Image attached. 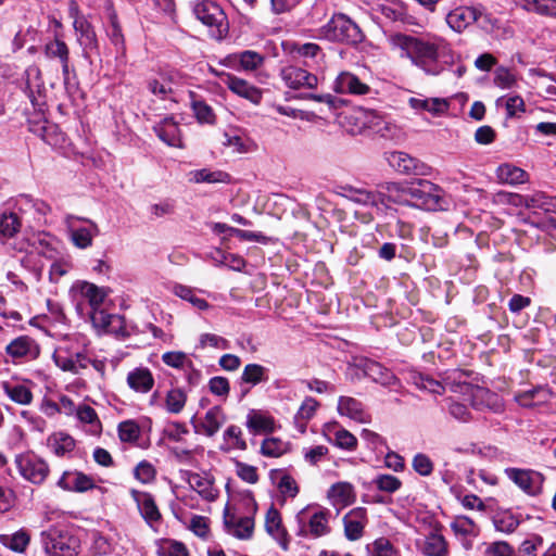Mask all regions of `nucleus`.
<instances>
[{
    "label": "nucleus",
    "instance_id": "nucleus-19",
    "mask_svg": "<svg viewBox=\"0 0 556 556\" xmlns=\"http://www.w3.org/2000/svg\"><path fill=\"white\" fill-rule=\"evenodd\" d=\"M481 16V10L475 7H458L452 10L446 15V23L448 26L457 31L462 33L469 25L479 21Z\"/></svg>",
    "mask_w": 556,
    "mask_h": 556
},
{
    "label": "nucleus",
    "instance_id": "nucleus-1",
    "mask_svg": "<svg viewBox=\"0 0 556 556\" xmlns=\"http://www.w3.org/2000/svg\"><path fill=\"white\" fill-rule=\"evenodd\" d=\"M396 43L412 63L427 75L438 76L455 62V53L450 42L435 35H399Z\"/></svg>",
    "mask_w": 556,
    "mask_h": 556
},
{
    "label": "nucleus",
    "instance_id": "nucleus-39",
    "mask_svg": "<svg viewBox=\"0 0 556 556\" xmlns=\"http://www.w3.org/2000/svg\"><path fill=\"white\" fill-rule=\"evenodd\" d=\"M189 180L195 184H227L230 181L229 174L222 170H210L207 168L191 170L189 173Z\"/></svg>",
    "mask_w": 556,
    "mask_h": 556
},
{
    "label": "nucleus",
    "instance_id": "nucleus-43",
    "mask_svg": "<svg viewBox=\"0 0 556 556\" xmlns=\"http://www.w3.org/2000/svg\"><path fill=\"white\" fill-rule=\"evenodd\" d=\"M409 105L415 110L427 111L432 114H440L447 108V103L439 98L422 99V98H410Z\"/></svg>",
    "mask_w": 556,
    "mask_h": 556
},
{
    "label": "nucleus",
    "instance_id": "nucleus-28",
    "mask_svg": "<svg viewBox=\"0 0 556 556\" xmlns=\"http://www.w3.org/2000/svg\"><path fill=\"white\" fill-rule=\"evenodd\" d=\"M387 161L395 170L402 174H417L420 162L405 152L393 151L387 155Z\"/></svg>",
    "mask_w": 556,
    "mask_h": 556
},
{
    "label": "nucleus",
    "instance_id": "nucleus-57",
    "mask_svg": "<svg viewBox=\"0 0 556 556\" xmlns=\"http://www.w3.org/2000/svg\"><path fill=\"white\" fill-rule=\"evenodd\" d=\"M378 11L390 22H404L406 17L405 8L400 3L381 4L379 5Z\"/></svg>",
    "mask_w": 556,
    "mask_h": 556
},
{
    "label": "nucleus",
    "instance_id": "nucleus-12",
    "mask_svg": "<svg viewBox=\"0 0 556 556\" xmlns=\"http://www.w3.org/2000/svg\"><path fill=\"white\" fill-rule=\"evenodd\" d=\"M506 476L528 495L535 496L542 492L544 476L532 469L506 468Z\"/></svg>",
    "mask_w": 556,
    "mask_h": 556
},
{
    "label": "nucleus",
    "instance_id": "nucleus-10",
    "mask_svg": "<svg viewBox=\"0 0 556 556\" xmlns=\"http://www.w3.org/2000/svg\"><path fill=\"white\" fill-rule=\"evenodd\" d=\"M20 475L33 484H41L49 476L48 463L34 453H23L15 457Z\"/></svg>",
    "mask_w": 556,
    "mask_h": 556
},
{
    "label": "nucleus",
    "instance_id": "nucleus-4",
    "mask_svg": "<svg viewBox=\"0 0 556 556\" xmlns=\"http://www.w3.org/2000/svg\"><path fill=\"white\" fill-rule=\"evenodd\" d=\"M319 37L331 42L356 46L364 40L358 25L343 13H336L319 28Z\"/></svg>",
    "mask_w": 556,
    "mask_h": 556
},
{
    "label": "nucleus",
    "instance_id": "nucleus-60",
    "mask_svg": "<svg viewBox=\"0 0 556 556\" xmlns=\"http://www.w3.org/2000/svg\"><path fill=\"white\" fill-rule=\"evenodd\" d=\"M447 412L451 417L460 422H469L472 418L470 410L465 404L452 399L447 400Z\"/></svg>",
    "mask_w": 556,
    "mask_h": 556
},
{
    "label": "nucleus",
    "instance_id": "nucleus-41",
    "mask_svg": "<svg viewBox=\"0 0 556 556\" xmlns=\"http://www.w3.org/2000/svg\"><path fill=\"white\" fill-rule=\"evenodd\" d=\"M496 176L501 182L516 185L527 180V173L520 167L503 164L496 169Z\"/></svg>",
    "mask_w": 556,
    "mask_h": 556
},
{
    "label": "nucleus",
    "instance_id": "nucleus-34",
    "mask_svg": "<svg viewBox=\"0 0 556 556\" xmlns=\"http://www.w3.org/2000/svg\"><path fill=\"white\" fill-rule=\"evenodd\" d=\"M420 549L426 556H448L447 542L443 535L435 532L425 538Z\"/></svg>",
    "mask_w": 556,
    "mask_h": 556
},
{
    "label": "nucleus",
    "instance_id": "nucleus-30",
    "mask_svg": "<svg viewBox=\"0 0 556 556\" xmlns=\"http://www.w3.org/2000/svg\"><path fill=\"white\" fill-rule=\"evenodd\" d=\"M156 136L170 147H181L180 130L177 123L169 117L154 126Z\"/></svg>",
    "mask_w": 556,
    "mask_h": 556
},
{
    "label": "nucleus",
    "instance_id": "nucleus-9",
    "mask_svg": "<svg viewBox=\"0 0 556 556\" xmlns=\"http://www.w3.org/2000/svg\"><path fill=\"white\" fill-rule=\"evenodd\" d=\"M64 223L72 243L81 250L90 248L93 238L100 233L98 225L89 218L68 214L65 216Z\"/></svg>",
    "mask_w": 556,
    "mask_h": 556
},
{
    "label": "nucleus",
    "instance_id": "nucleus-44",
    "mask_svg": "<svg viewBox=\"0 0 556 556\" xmlns=\"http://www.w3.org/2000/svg\"><path fill=\"white\" fill-rule=\"evenodd\" d=\"M156 554L159 556H189L186 545L172 539L161 540L157 543Z\"/></svg>",
    "mask_w": 556,
    "mask_h": 556
},
{
    "label": "nucleus",
    "instance_id": "nucleus-52",
    "mask_svg": "<svg viewBox=\"0 0 556 556\" xmlns=\"http://www.w3.org/2000/svg\"><path fill=\"white\" fill-rule=\"evenodd\" d=\"M111 42L117 48L122 55L125 54V39L119 26L117 15L113 12L110 14V28L108 31Z\"/></svg>",
    "mask_w": 556,
    "mask_h": 556
},
{
    "label": "nucleus",
    "instance_id": "nucleus-16",
    "mask_svg": "<svg viewBox=\"0 0 556 556\" xmlns=\"http://www.w3.org/2000/svg\"><path fill=\"white\" fill-rule=\"evenodd\" d=\"M73 27L78 34V41L83 47L84 58L90 59L92 54L99 55V42L93 26L87 18L73 22Z\"/></svg>",
    "mask_w": 556,
    "mask_h": 556
},
{
    "label": "nucleus",
    "instance_id": "nucleus-32",
    "mask_svg": "<svg viewBox=\"0 0 556 556\" xmlns=\"http://www.w3.org/2000/svg\"><path fill=\"white\" fill-rule=\"evenodd\" d=\"M328 497L333 506L345 507L355 501L354 488L349 482L334 483L328 491Z\"/></svg>",
    "mask_w": 556,
    "mask_h": 556
},
{
    "label": "nucleus",
    "instance_id": "nucleus-14",
    "mask_svg": "<svg viewBox=\"0 0 556 556\" xmlns=\"http://www.w3.org/2000/svg\"><path fill=\"white\" fill-rule=\"evenodd\" d=\"M7 354L14 363L35 359L39 356L40 349L36 341L28 336H20L5 346Z\"/></svg>",
    "mask_w": 556,
    "mask_h": 556
},
{
    "label": "nucleus",
    "instance_id": "nucleus-5",
    "mask_svg": "<svg viewBox=\"0 0 556 556\" xmlns=\"http://www.w3.org/2000/svg\"><path fill=\"white\" fill-rule=\"evenodd\" d=\"M40 542L48 556H77L80 542L67 529L51 527L40 534Z\"/></svg>",
    "mask_w": 556,
    "mask_h": 556
},
{
    "label": "nucleus",
    "instance_id": "nucleus-6",
    "mask_svg": "<svg viewBox=\"0 0 556 556\" xmlns=\"http://www.w3.org/2000/svg\"><path fill=\"white\" fill-rule=\"evenodd\" d=\"M242 503L247 509V516L238 517L231 513L227 505L224 510V525L227 531L240 540H249L254 531V515L257 511V503L252 492L242 495Z\"/></svg>",
    "mask_w": 556,
    "mask_h": 556
},
{
    "label": "nucleus",
    "instance_id": "nucleus-51",
    "mask_svg": "<svg viewBox=\"0 0 556 556\" xmlns=\"http://www.w3.org/2000/svg\"><path fill=\"white\" fill-rule=\"evenodd\" d=\"M519 523L518 517L509 511L497 514L493 518L495 529L507 534L513 533L518 528Z\"/></svg>",
    "mask_w": 556,
    "mask_h": 556
},
{
    "label": "nucleus",
    "instance_id": "nucleus-24",
    "mask_svg": "<svg viewBox=\"0 0 556 556\" xmlns=\"http://www.w3.org/2000/svg\"><path fill=\"white\" fill-rule=\"evenodd\" d=\"M187 482L202 498L213 502L218 496L217 489L214 488L213 480L198 472H188Z\"/></svg>",
    "mask_w": 556,
    "mask_h": 556
},
{
    "label": "nucleus",
    "instance_id": "nucleus-17",
    "mask_svg": "<svg viewBox=\"0 0 556 556\" xmlns=\"http://www.w3.org/2000/svg\"><path fill=\"white\" fill-rule=\"evenodd\" d=\"M368 523L367 510L363 507L351 509L343 517L344 535L350 541H357L364 534V529Z\"/></svg>",
    "mask_w": 556,
    "mask_h": 556
},
{
    "label": "nucleus",
    "instance_id": "nucleus-63",
    "mask_svg": "<svg viewBox=\"0 0 556 556\" xmlns=\"http://www.w3.org/2000/svg\"><path fill=\"white\" fill-rule=\"evenodd\" d=\"M412 465L414 470L424 477L430 476L433 471L432 460L424 453L416 454L413 458Z\"/></svg>",
    "mask_w": 556,
    "mask_h": 556
},
{
    "label": "nucleus",
    "instance_id": "nucleus-2",
    "mask_svg": "<svg viewBox=\"0 0 556 556\" xmlns=\"http://www.w3.org/2000/svg\"><path fill=\"white\" fill-rule=\"evenodd\" d=\"M463 375V371L455 370L452 375L444 377L442 381L426 375H418L414 377V383L417 388L427 390L433 394H442L448 389L452 392L470 395L471 406L477 409L496 404L497 396L495 393L488 389L462 381L460 378Z\"/></svg>",
    "mask_w": 556,
    "mask_h": 556
},
{
    "label": "nucleus",
    "instance_id": "nucleus-11",
    "mask_svg": "<svg viewBox=\"0 0 556 556\" xmlns=\"http://www.w3.org/2000/svg\"><path fill=\"white\" fill-rule=\"evenodd\" d=\"M129 494L136 503L140 516L146 523L152 529L157 530L162 521V514L155 503L153 495L146 491L131 489Z\"/></svg>",
    "mask_w": 556,
    "mask_h": 556
},
{
    "label": "nucleus",
    "instance_id": "nucleus-59",
    "mask_svg": "<svg viewBox=\"0 0 556 556\" xmlns=\"http://www.w3.org/2000/svg\"><path fill=\"white\" fill-rule=\"evenodd\" d=\"M452 530L460 535H476L477 527L473 520L467 516H457L451 523Z\"/></svg>",
    "mask_w": 556,
    "mask_h": 556
},
{
    "label": "nucleus",
    "instance_id": "nucleus-56",
    "mask_svg": "<svg viewBox=\"0 0 556 556\" xmlns=\"http://www.w3.org/2000/svg\"><path fill=\"white\" fill-rule=\"evenodd\" d=\"M134 476L143 484H150L156 479V469L148 460H141L134 469Z\"/></svg>",
    "mask_w": 556,
    "mask_h": 556
},
{
    "label": "nucleus",
    "instance_id": "nucleus-58",
    "mask_svg": "<svg viewBox=\"0 0 556 556\" xmlns=\"http://www.w3.org/2000/svg\"><path fill=\"white\" fill-rule=\"evenodd\" d=\"M176 201L173 199H164L149 206V212L153 218H161L175 214Z\"/></svg>",
    "mask_w": 556,
    "mask_h": 556
},
{
    "label": "nucleus",
    "instance_id": "nucleus-29",
    "mask_svg": "<svg viewBox=\"0 0 556 556\" xmlns=\"http://www.w3.org/2000/svg\"><path fill=\"white\" fill-rule=\"evenodd\" d=\"M226 421V416L219 406H213L210 408L203 420L200 422L199 426H195L197 431H201L207 437H213L215 433L218 432L220 427Z\"/></svg>",
    "mask_w": 556,
    "mask_h": 556
},
{
    "label": "nucleus",
    "instance_id": "nucleus-8",
    "mask_svg": "<svg viewBox=\"0 0 556 556\" xmlns=\"http://www.w3.org/2000/svg\"><path fill=\"white\" fill-rule=\"evenodd\" d=\"M193 13L210 28L212 37L222 39L228 31L227 16L219 4L212 0H198Z\"/></svg>",
    "mask_w": 556,
    "mask_h": 556
},
{
    "label": "nucleus",
    "instance_id": "nucleus-48",
    "mask_svg": "<svg viewBox=\"0 0 556 556\" xmlns=\"http://www.w3.org/2000/svg\"><path fill=\"white\" fill-rule=\"evenodd\" d=\"M191 109L197 121L201 124H214L215 123V114L213 109L204 101L197 99L193 93H191Z\"/></svg>",
    "mask_w": 556,
    "mask_h": 556
},
{
    "label": "nucleus",
    "instance_id": "nucleus-37",
    "mask_svg": "<svg viewBox=\"0 0 556 556\" xmlns=\"http://www.w3.org/2000/svg\"><path fill=\"white\" fill-rule=\"evenodd\" d=\"M247 427L252 433L273 432L275 420L267 414L250 412L247 417Z\"/></svg>",
    "mask_w": 556,
    "mask_h": 556
},
{
    "label": "nucleus",
    "instance_id": "nucleus-47",
    "mask_svg": "<svg viewBox=\"0 0 556 556\" xmlns=\"http://www.w3.org/2000/svg\"><path fill=\"white\" fill-rule=\"evenodd\" d=\"M187 402V394L180 388L170 389L165 396V407L170 414H179Z\"/></svg>",
    "mask_w": 556,
    "mask_h": 556
},
{
    "label": "nucleus",
    "instance_id": "nucleus-50",
    "mask_svg": "<svg viewBox=\"0 0 556 556\" xmlns=\"http://www.w3.org/2000/svg\"><path fill=\"white\" fill-rule=\"evenodd\" d=\"M319 403L314 397L311 396L305 397V400L301 404L295 415V420L301 426L302 431H304L306 422L315 415Z\"/></svg>",
    "mask_w": 556,
    "mask_h": 556
},
{
    "label": "nucleus",
    "instance_id": "nucleus-31",
    "mask_svg": "<svg viewBox=\"0 0 556 556\" xmlns=\"http://www.w3.org/2000/svg\"><path fill=\"white\" fill-rule=\"evenodd\" d=\"M47 445L54 455L63 457L74 451L76 441L70 434L60 431L49 435Z\"/></svg>",
    "mask_w": 556,
    "mask_h": 556
},
{
    "label": "nucleus",
    "instance_id": "nucleus-13",
    "mask_svg": "<svg viewBox=\"0 0 556 556\" xmlns=\"http://www.w3.org/2000/svg\"><path fill=\"white\" fill-rule=\"evenodd\" d=\"M355 367L362 370L364 376L383 387L392 388L399 384L396 376L389 368L374 359L361 358L355 363Z\"/></svg>",
    "mask_w": 556,
    "mask_h": 556
},
{
    "label": "nucleus",
    "instance_id": "nucleus-35",
    "mask_svg": "<svg viewBox=\"0 0 556 556\" xmlns=\"http://www.w3.org/2000/svg\"><path fill=\"white\" fill-rule=\"evenodd\" d=\"M22 222L16 213L0 214V241L7 242L14 238L21 230Z\"/></svg>",
    "mask_w": 556,
    "mask_h": 556
},
{
    "label": "nucleus",
    "instance_id": "nucleus-42",
    "mask_svg": "<svg viewBox=\"0 0 556 556\" xmlns=\"http://www.w3.org/2000/svg\"><path fill=\"white\" fill-rule=\"evenodd\" d=\"M80 293L88 301L91 311L102 309L101 305L106 296L103 289L85 281L80 285Z\"/></svg>",
    "mask_w": 556,
    "mask_h": 556
},
{
    "label": "nucleus",
    "instance_id": "nucleus-18",
    "mask_svg": "<svg viewBox=\"0 0 556 556\" xmlns=\"http://www.w3.org/2000/svg\"><path fill=\"white\" fill-rule=\"evenodd\" d=\"M332 89L337 93L364 96L369 93L370 87L350 72H341L333 81Z\"/></svg>",
    "mask_w": 556,
    "mask_h": 556
},
{
    "label": "nucleus",
    "instance_id": "nucleus-64",
    "mask_svg": "<svg viewBox=\"0 0 556 556\" xmlns=\"http://www.w3.org/2000/svg\"><path fill=\"white\" fill-rule=\"evenodd\" d=\"M485 556H515V549L506 541H496L488 545Z\"/></svg>",
    "mask_w": 556,
    "mask_h": 556
},
{
    "label": "nucleus",
    "instance_id": "nucleus-38",
    "mask_svg": "<svg viewBox=\"0 0 556 556\" xmlns=\"http://www.w3.org/2000/svg\"><path fill=\"white\" fill-rule=\"evenodd\" d=\"M515 2L528 12L556 17V0H515Z\"/></svg>",
    "mask_w": 556,
    "mask_h": 556
},
{
    "label": "nucleus",
    "instance_id": "nucleus-49",
    "mask_svg": "<svg viewBox=\"0 0 556 556\" xmlns=\"http://www.w3.org/2000/svg\"><path fill=\"white\" fill-rule=\"evenodd\" d=\"M117 432L119 440L126 443H136L141 434L139 425L131 419L119 422Z\"/></svg>",
    "mask_w": 556,
    "mask_h": 556
},
{
    "label": "nucleus",
    "instance_id": "nucleus-27",
    "mask_svg": "<svg viewBox=\"0 0 556 556\" xmlns=\"http://www.w3.org/2000/svg\"><path fill=\"white\" fill-rule=\"evenodd\" d=\"M338 412L342 416H346L358 422H368L369 414L364 409L363 404L354 397L340 396L338 402Z\"/></svg>",
    "mask_w": 556,
    "mask_h": 556
},
{
    "label": "nucleus",
    "instance_id": "nucleus-54",
    "mask_svg": "<svg viewBox=\"0 0 556 556\" xmlns=\"http://www.w3.org/2000/svg\"><path fill=\"white\" fill-rule=\"evenodd\" d=\"M288 450V444L278 438H267L262 442L261 453L267 457H279Z\"/></svg>",
    "mask_w": 556,
    "mask_h": 556
},
{
    "label": "nucleus",
    "instance_id": "nucleus-25",
    "mask_svg": "<svg viewBox=\"0 0 556 556\" xmlns=\"http://www.w3.org/2000/svg\"><path fill=\"white\" fill-rule=\"evenodd\" d=\"M178 76L175 72H162L159 77L147 80L148 90L161 100H166L173 93V83Z\"/></svg>",
    "mask_w": 556,
    "mask_h": 556
},
{
    "label": "nucleus",
    "instance_id": "nucleus-26",
    "mask_svg": "<svg viewBox=\"0 0 556 556\" xmlns=\"http://www.w3.org/2000/svg\"><path fill=\"white\" fill-rule=\"evenodd\" d=\"M128 387L138 393H148L154 386V377L147 367H137L127 375Z\"/></svg>",
    "mask_w": 556,
    "mask_h": 556
},
{
    "label": "nucleus",
    "instance_id": "nucleus-23",
    "mask_svg": "<svg viewBox=\"0 0 556 556\" xmlns=\"http://www.w3.org/2000/svg\"><path fill=\"white\" fill-rule=\"evenodd\" d=\"M224 83L228 89L237 96L249 100L253 104H260L262 100V91L257 87L230 74L226 76Z\"/></svg>",
    "mask_w": 556,
    "mask_h": 556
},
{
    "label": "nucleus",
    "instance_id": "nucleus-40",
    "mask_svg": "<svg viewBox=\"0 0 556 556\" xmlns=\"http://www.w3.org/2000/svg\"><path fill=\"white\" fill-rule=\"evenodd\" d=\"M0 542L13 552L24 553L29 545L30 535L26 530L21 529L13 534H1Z\"/></svg>",
    "mask_w": 556,
    "mask_h": 556
},
{
    "label": "nucleus",
    "instance_id": "nucleus-45",
    "mask_svg": "<svg viewBox=\"0 0 556 556\" xmlns=\"http://www.w3.org/2000/svg\"><path fill=\"white\" fill-rule=\"evenodd\" d=\"M135 331L136 328L131 325H128L124 316L113 314L106 333L113 334L119 339H126L129 338Z\"/></svg>",
    "mask_w": 556,
    "mask_h": 556
},
{
    "label": "nucleus",
    "instance_id": "nucleus-62",
    "mask_svg": "<svg viewBox=\"0 0 556 556\" xmlns=\"http://www.w3.org/2000/svg\"><path fill=\"white\" fill-rule=\"evenodd\" d=\"M162 361L167 366L181 370L191 362L184 352H166L162 355Z\"/></svg>",
    "mask_w": 556,
    "mask_h": 556
},
{
    "label": "nucleus",
    "instance_id": "nucleus-20",
    "mask_svg": "<svg viewBox=\"0 0 556 556\" xmlns=\"http://www.w3.org/2000/svg\"><path fill=\"white\" fill-rule=\"evenodd\" d=\"M266 532L280 545L283 551L289 548V535L282 526L280 513L273 505L268 508L265 516Z\"/></svg>",
    "mask_w": 556,
    "mask_h": 556
},
{
    "label": "nucleus",
    "instance_id": "nucleus-21",
    "mask_svg": "<svg viewBox=\"0 0 556 556\" xmlns=\"http://www.w3.org/2000/svg\"><path fill=\"white\" fill-rule=\"evenodd\" d=\"M511 202L516 205L522 204L528 208H538L546 213L556 214V197L547 195L544 192H535L527 195L515 194Z\"/></svg>",
    "mask_w": 556,
    "mask_h": 556
},
{
    "label": "nucleus",
    "instance_id": "nucleus-15",
    "mask_svg": "<svg viewBox=\"0 0 556 556\" xmlns=\"http://www.w3.org/2000/svg\"><path fill=\"white\" fill-rule=\"evenodd\" d=\"M280 76L285 84L292 89H313L316 88L318 84V78L316 75L294 65L283 67L281 70Z\"/></svg>",
    "mask_w": 556,
    "mask_h": 556
},
{
    "label": "nucleus",
    "instance_id": "nucleus-33",
    "mask_svg": "<svg viewBox=\"0 0 556 556\" xmlns=\"http://www.w3.org/2000/svg\"><path fill=\"white\" fill-rule=\"evenodd\" d=\"M0 387L4 394L13 402L21 405H28L33 401L31 391L24 384L2 381Z\"/></svg>",
    "mask_w": 556,
    "mask_h": 556
},
{
    "label": "nucleus",
    "instance_id": "nucleus-3",
    "mask_svg": "<svg viewBox=\"0 0 556 556\" xmlns=\"http://www.w3.org/2000/svg\"><path fill=\"white\" fill-rule=\"evenodd\" d=\"M388 191V198L394 202L409 203L429 211L442 210L445 205L443 189L427 179H416L403 186L392 184Z\"/></svg>",
    "mask_w": 556,
    "mask_h": 556
},
{
    "label": "nucleus",
    "instance_id": "nucleus-46",
    "mask_svg": "<svg viewBox=\"0 0 556 556\" xmlns=\"http://www.w3.org/2000/svg\"><path fill=\"white\" fill-rule=\"evenodd\" d=\"M368 556H400L399 551L387 538H378L366 546Z\"/></svg>",
    "mask_w": 556,
    "mask_h": 556
},
{
    "label": "nucleus",
    "instance_id": "nucleus-7",
    "mask_svg": "<svg viewBox=\"0 0 556 556\" xmlns=\"http://www.w3.org/2000/svg\"><path fill=\"white\" fill-rule=\"evenodd\" d=\"M329 510L319 506L308 505L296 516L298 535L319 538L329 533Z\"/></svg>",
    "mask_w": 556,
    "mask_h": 556
},
{
    "label": "nucleus",
    "instance_id": "nucleus-61",
    "mask_svg": "<svg viewBox=\"0 0 556 556\" xmlns=\"http://www.w3.org/2000/svg\"><path fill=\"white\" fill-rule=\"evenodd\" d=\"M372 483L383 492L388 493H394L397 491L402 482L399 478L391 476V475H378L374 480Z\"/></svg>",
    "mask_w": 556,
    "mask_h": 556
},
{
    "label": "nucleus",
    "instance_id": "nucleus-53",
    "mask_svg": "<svg viewBox=\"0 0 556 556\" xmlns=\"http://www.w3.org/2000/svg\"><path fill=\"white\" fill-rule=\"evenodd\" d=\"M174 293L199 309L203 311L208 307V303L204 299L197 296L194 290L190 287L177 285L174 287Z\"/></svg>",
    "mask_w": 556,
    "mask_h": 556
},
{
    "label": "nucleus",
    "instance_id": "nucleus-36",
    "mask_svg": "<svg viewBox=\"0 0 556 556\" xmlns=\"http://www.w3.org/2000/svg\"><path fill=\"white\" fill-rule=\"evenodd\" d=\"M268 379V369L263 365L252 363L244 366L240 377V383L255 387L258 383L267 382Z\"/></svg>",
    "mask_w": 556,
    "mask_h": 556
},
{
    "label": "nucleus",
    "instance_id": "nucleus-22",
    "mask_svg": "<svg viewBox=\"0 0 556 556\" xmlns=\"http://www.w3.org/2000/svg\"><path fill=\"white\" fill-rule=\"evenodd\" d=\"M58 485L66 491L86 492L96 488V483L90 476L80 471H64L58 481Z\"/></svg>",
    "mask_w": 556,
    "mask_h": 556
},
{
    "label": "nucleus",
    "instance_id": "nucleus-55",
    "mask_svg": "<svg viewBox=\"0 0 556 556\" xmlns=\"http://www.w3.org/2000/svg\"><path fill=\"white\" fill-rule=\"evenodd\" d=\"M45 54L49 59H59V61L61 62L70 58V49L63 40L55 38L52 41L46 43Z\"/></svg>",
    "mask_w": 556,
    "mask_h": 556
}]
</instances>
